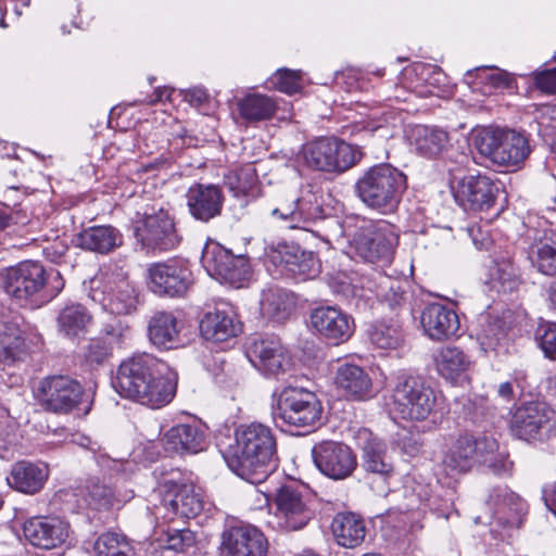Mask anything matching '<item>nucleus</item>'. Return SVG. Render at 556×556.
<instances>
[{
    "label": "nucleus",
    "mask_w": 556,
    "mask_h": 556,
    "mask_svg": "<svg viewBox=\"0 0 556 556\" xmlns=\"http://www.w3.org/2000/svg\"><path fill=\"white\" fill-rule=\"evenodd\" d=\"M77 242L84 250L109 254L123 245L124 237L111 225L91 226L78 235Z\"/></svg>",
    "instance_id": "35"
},
{
    "label": "nucleus",
    "mask_w": 556,
    "mask_h": 556,
    "mask_svg": "<svg viewBox=\"0 0 556 556\" xmlns=\"http://www.w3.org/2000/svg\"><path fill=\"white\" fill-rule=\"evenodd\" d=\"M547 293L549 301L556 306V278L551 282Z\"/></svg>",
    "instance_id": "64"
},
{
    "label": "nucleus",
    "mask_w": 556,
    "mask_h": 556,
    "mask_svg": "<svg viewBox=\"0 0 556 556\" xmlns=\"http://www.w3.org/2000/svg\"><path fill=\"white\" fill-rule=\"evenodd\" d=\"M150 288L160 295H184L192 283L188 265L178 260L156 263L149 268Z\"/></svg>",
    "instance_id": "21"
},
{
    "label": "nucleus",
    "mask_w": 556,
    "mask_h": 556,
    "mask_svg": "<svg viewBox=\"0 0 556 556\" xmlns=\"http://www.w3.org/2000/svg\"><path fill=\"white\" fill-rule=\"evenodd\" d=\"M497 186L484 175H467L454 191L456 202L465 210L489 211L495 203Z\"/></svg>",
    "instance_id": "25"
},
{
    "label": "nucleus",
    "mask_w": 556,
    "mask_h": 556,
    "mask_svg": "<svg viewBox=\"0 0 556 556\" xmlns=\"http://www.w3.org/2000/svg\"><path fill=\"white\" fill-rule=\"evenodd\" d=\"M70 525L56 517H33L23 525V534L31 545L52 549L61 546L67 539Z\"/></svg>",
    "instance_id": "26"
},
{
    "label": "nucleus",
    "mask_w": 556,
    "mask_h": 556,
    "mask_svg": "<svg viewBox=\"0 0 556 556\" xmlns=\"http://www.w3.org/2000/svg\"><path fill=\"white\" fill-rule=\"evenodd\" d=\"M334 383L346 399L353 401H367L375 396L369 374L355 364L340 365L336 371Z\"/></svg>",
    "instance_id": "30"
},
{
    "label": "nucleus",
    "mask_w": 556,
    "mask_h": 556,
    "mask_svg": "<svg viewBox=\"0 0 556 556\" xmlns=\"http://www.w3.org/2000/svg\"><path fill=\"white\" fill-rule=\"evenodd\" d=\"M362 459L363 468L367 472L378 475L383 480L394 471L393 464L387 456L386 445L379 441L371 440L365 443Z\"/></svg>",
    "instance_id": "41"
},
{
    "label": "nucleus",
    "mask_w": 556,
    "mask_h": 556,
    "mask_svg": "<svg viewBox=\"0 0 556 556\" xmlns=\"http://www.w3.org/2000/svg\"><path fill=\"white\" fill-rule=\"evenodd\" d=\"M45 267L31 261L8 268L2 275L5 293L33 307H40L54 299L63 289L64 281L60 273L53 274V282Z\"/></svg>",
    "instance_id": "5"
},
{
    "label": "nucleus",
    "mask_w": 556,
    "mask_h": 556,
    "mask_svg": "<svg viewBox=\"0 0 556 556\" xmlns=\"http://www.w3.org/2000/svg\"><path fill=\"white\" fill-rule=\"evenodd\" d=\"M481 155L502 167L519 166L530 154L528 138L511 129L483 128L473 137Z\"/></svg>",
    "instance_id": "9"
},
{
    "label": "nucleus",
    "mask_w": 556,
    "mask_h": 556,
    "mask_svg": "<svg viewBox=\"0 0 556 556\" xmlns=\"http://www.w3.org/2000/svg\"><path fill=\"white\" fill-rule=\"evenodd\" d=\"M315 466L332 480H344L357 468V457L353 450L344 443L324 441L312 450Z\"/></svg>",
    "instance_id": "18"
},
{
    "label": "nucleus",
    "mask_w": 556,
    "mask_h": 556,
    "mask_svg": "<svg viewBox=\"0 0 556 556\" xmlns=\"http://www.w3.org/2000/svg\"><path fill=\"white\" fill-rule=\"evenodd\" d=\"M88 298L115 315H128L137 309L138 293L128 273L117 265L93 277L88 285Z\"/></svg>",
    "instance_id": "7"
},
{
    "label": "nucleus",
    "mask_w": 556,
    "mask_h": 556,
    "mask_svg": "<svg viewBox=\"0 0 556 556\" xmlns=\"http://www.w3.org/2000/svg\"><path fill=\"white\" fill-rule=\"evenodd\" d=\"M186 204L195 220L208 223L222 214L224 194L216 185L195 184L186 193Z\"/></svg>",
    "instance_id": "27"
},
{
    "label": "nucleus",
    "mask_w": 556,
    "mask_h": 556,
    "mask_svg": "<svg viewBox=\"0 0 556 556\" xmlns=\"http://www.w3.org/2000/svg\"><path fill=\"white\" fill-rule=\"evenodd\" d=\"M543 494L546 506L556 516V483L546 486Z\"/></svg>",
    "instance_id": "60"
},
{
    "label": "nucleus",
    "mask_w": 556,
    "mask_h": 556,
    "mask_svg": "<svg viewBox=\"0 0 556 556\" xmlns=\"http://www.w3.org/2000/svg\"><path fill=\"white\" fill-rule=\"evenodd\" d=\"M510 430L515 437L525 441H551L556 438L555 412L544 402L523 403L511 416Z\"/></svg>",
    "instance_id": "14"
},
{
    "label": "nucleus",
    "mask_w": 556,
    "mask_h": 556,
    "mask_svg": "<svg viewBox=\"0 0 556 556\" xmlns=\"http://www.w3.org/2000/svg\"><path fill=\"white\" fill-rule=\"evenodd\" d=\"M243 119L250 123L269 119L276 112V102L265 94L252 93L238 102Z\"/></svg>",
    "instance_id": "42"
},
{
    "label": "nucleus",
    "mask_w": 556,
    "mask_h": 556,
    "mask_svg": "<svg viewBox=\"0 0 556 556\" xmlns=\"http://www.w3.org/2000/svg\"><path fill=\"white\" fill-rule=\"evenodd\" d=\"M540 346L549 357H556V324H548L539 332Z\"/></svg>",
    "instance_id": "55"
},
{
    "label": "nucleus",
    "mask_w": 556,
    "mask_h": 556,
    "mask_svg": "<svg viewBox=\"0 0 556 556\" xmlns=\"http://www.w3.org/2000/svg\"><path fill=\"white\" fill-rule=\"evenodd\" d=\"M448 473L466 472L476 465L485 466L496 476H509L513 462L508 455L498 451V443L491 437H475L464 433L450 446L443 457Z\"/></svg>",
    "instance_id": "4"
},
{
    "label": "nucleus",
    "mask_w": 556,
    "mask_h": 556,
    "mask_svg": "<svg viewBox=\"0 0 556 556\" xmlns=\"http://www.w3.org/2000/svg\"><path fill=\"white\" fill-rule=\"evenodd\" d=\"M134 235L147 251L167 252L181 242L174 217L163 206L153 205L143 213L138 212L134 220Z\"/></svg>",
    "instance_id": "11"
},
{
    "label": "nucleus",
    "mask_w": 556,
    "mask_h": 556,
    "mask_svg": "<svg viewBox=\"0 0 556 556\" xmlns=\"http://www.w3.org/2000/svg\"><path fill=\"white\" fill-rule=\"evenodd\" d=\"M534 75L535 86L546 93H556V68L536 72Z\"/></svg>",
    "instance_id": "58"
},
{
    "label": "nucleus",
    "mask_w": 556,
    "mask_h": 556,
    "mask_svg": "<svg viewBox=\"0 0 556 556\" xmlns=\"http://www.w3.org/2000/svg\"><path fill=\"white\" fill-rule=\"evenodd\" d=\"M498 394L505 399V400H510L511 396H513V386L510 382H504V383H501L500 387H498Z\"/></svg>",
    "instance_id": "63"
},
{
    "label": "nucleus",
    "mask_w": 556,
    "mask_h": 556,
    "mask_svg": "<svg viewBox=\"0 0 556 556\" xmlns=\"http://www.w3.org/2000/svg\"><path fill=\"white\" fill-rule=\"evenodd\" d=\"M245 355L265 376L278 378L292 367L289 353L276 337L253 339L247 346Z\"/></svg>",
    "instance_id": "19"
},
{
    "label": "nucleus",
    "mask_w": 556,
    "mask_h": 556,
    "mask_svg": "<svg viewBox=\"0 0 556 556\" xmlns=\"http://www.w3.org/2000/svg\"><path fill=\"white\" fill-rule=\"evenodd\" d=\"M268 216L286 228L307 230L311 223L324 217V208L315 192L306 191L295 195L282 191L268 206Z\"/></svg>",
    "instance_id": "13"
},
{
    "label": "nucleus",
    "mask_w": 556,
    "mask_h": 556,
    "mask_svg": "<svg viewBox=\"0 0 556 556\" xmlns=\"http://www.w3.org/2000/svg\"><path fill=\"white\" fill-rule=\"evenodd\" d=\"M47 477L48 470L45 466L18 462L12 467L8 482L20 492L34 494L43 486Z\"/></svg>",
    "instance_id": "38"
},
{
    "label": "nucleus",
    "mask_w": 556,
    "mask_h": 556,
    "mask_svg": "<svg viewBox=\"0 0 556 556\" xmlns=\"http://www.w3.org/2000/svg\"><path fill=\"white\" fill-rule=\"evenodd\" d=\"M420 323L425 333L437 341L456 336L460 326L456 312L440 303L427 305L421 313Z\"/></svg>",
    "instance_id": "29"
},
{
    "label": "nucleus",
    "mask_w": 556,
    "mask_h": 556,
    "mask_svg": "<svg viewBox=\"0 0 556 556\" xmlns=\"http://www.w3.org/2000/svg\"><path fill=\"white\" fill-rule=\"evenodd\" d=\"M270 257L301 280L314 279L320 273V262L315 253L305 251L296 244H279Z\"/></svg>",
    "instance_id": "28"
},
{
    "label": "nucleus",
    "mask_w": 556,
    "mask_h": 556,
    "mask_svg": "<svg viewBox=\"0 0 556 556\" xmlns=\"http://www.w3.org/2000/svg\"><path fill=\"white\" fill-rule=\"evenodd\" d=\"M328 224L334 231L324 240L331 243L334 236L345 237L349 254L367 263L389 262L397 245L399 236L394 226L382 219L375 220L351 214L342 223L330 219Z\"/></svg>",
    "instance_id": "3"
},
{
    "label": "nucleus",
    "mask_w": 556,
    "mask_h": 556,
    "mask_svg": "<svg viewBox=\"0 0 556 556\" xmlns=\"http://www.w3.org/2000/svg\"><path fill=\"white\" fill-rule=\"evenodd\" d=\"M242 331V324L235 308L215 309L206 313L200 321V332L205 340L224 342L237 337Z\"/></svg>",
    "instance_id": "32"
},
{
    "label": "nucleus",
    "mask_w": 556,
    "mask_h": 556,
    "mask_svg": "<svg viewBox=\"0 0 556 556\" xmlns=\"http://www.w3.org/2000/svg\"><path fill=\"white\" fill-rule=\"evenodd\" d=\"M224 184L235 197L254 194L257 184L255 168L249 164L231 170L225 175Z\"/></svg>",
    "instance_id": "45"
},
{
    "label": "nucleus",
    "mask_w": 556,
    "mask_h": 556,
    "mask_svg": "<svg viewBox=\"0 0 556 556\" xmlns=\"http://www.w3.org/2000/svg\"><path fill=\"white\" fill-rule=\"evenodd\" d=\"M362 156L358 148L337 137L308 141L299 154L307 168L327 174H342L355 166Z\"/></svg>",
    "instance_id": "8"
},
{
    "label": "nucleus",
    "mask_w": 556,
    "mask_h": 556,
    "mask_svg": "<svg viewBox=\"0 0 556 556\" xmlns=\"http://www.w3.org/2000/svg\"><path fill=\"white\" fill-rule=\"evenodd\" d=\"M195 542L194 533L189 529H172L167 532V548L176 552H185Z\"/></svg>",
    "instance_id": "53"
},
{
    "label": "nucleus",
    "mask_w": 556,
    "mask_h": 556,
    "mask_svg": "<svg viewBox=\"0 0 556 556\" xmlns=\"http://www.w3.org/2000/svg\"><path fill=\"white\" fill-rule=\"evenodd\" d=\"M269 83L277 90L293 94L301 90V75L300 72L290 71L287 68L278 70L270 78Z\"/></svg>",
    "instance_id": "51"
},
{
    "label": "nucleus",
    "mask_w": 556,
    "mask_h": 556,
    "mask_svg": "<svg viewBox=\"0 0 556 556\" xmlns=\"http://www.w3.org/2000/svg\"><path fill=\"white\" fill-rule=\"evenodd\" d=\"M184 100L189 102L192 106H201L207 101L208 94L202 87H193L180 91Z\"/></svg>",
    "instance_id": "59"
},
{
    "label": "nucleus",
    "mask_w": 556,
    "mask_h": 556,
    "mask_svg": "<svg viewBox=\"0 0 556 556\" xmlns=\"http://www.w3.org/2000/svg\"><path fill=\"white\" fill-rule=\"evenodd\" d=\"M391 399L393 412L407 420L427 419L437 404L435 391L416 376H400Z\"/></svg>",
    "instance_id": "12"
},
{
    "label": "nucleus",
    "mask_w": 556,
    "mask_h": 556,
    "mask_svg": "<svg viewBox=\"0 0 556 556\" xmlns=\"http://www.w3.org/2000/svg\"><path fill=\"white\" fill-rule=\"evenodd\" d=\"M83 387L67 376H52L40 381L38 397L46 409L68 413L77 406Z\"/></svg>",
    "instance_id": "20"
},
{
    "label": "nucleus",
    "mask_w": 556,
    "mask_h": 556,
    "mask_svg": "<svg viewBox=\"0 0 556 556\" xmlns=\"http://www.w3.org/2000/svg\"><path fill=\"white\" fill-rule=\"evenodd\" d=\"M273 505L275 511L268 523L279 531H299L307 526L314 515L304 498L302 488L293 482L277 489Z\"/></svg>",
    "instance_id": "15"
},
{
    "label": "nucleus",
    "mask_w": 556,
    "mask_h": 556,
    "mask_svg": "<svg viewBox=\"0 0 556 556\" xmlns=\"http://www.w3.org/2000/svg\"><path fill=\"white\" fill-rule=\"evenodd\" d=\"M492 70V73H489L485 76V80L490 83L493 87L496 88H509L514 81L511 75L506 71L493 67V66H481L475 68L476 72Z\"/></svg>",
    "instance_id": "57"
},
{
    "label": "nucleus",
    "mask_w": 556,
    "mask_h": 556,
    "mask_svg": "<svg viewBox=\"0 0 556 556\" xmlns=\"http://www.w3.org/2000/svg\"><path fill=\"white\" fill-rule=\"evenodd\" d=\"M406 188V176L390 164L368 168L354 186L356 195L367 207L383 214L396 210Z\"/></svg>",
    "instance_id": "6"
},
{
    "label": "nucleus",
    "mask_w": 556,
    "mask_h": 556,
    "mask_svg": "<svg viewBox=\"0 0 556 556\" xmlns=\"http://www.w3.org/2000/svg\"><path fill=\"white\" fill-rule=\"evenodd\" d=\"M370 341L381 350L397 349L403 342V333L399 327L378 325L370 332Z\"/></svg>",
    "instance_id": "48"
},
{
    "label": "nucleus",
    "mask_w": 556,
    "mask_h": 556,
    "mask_svg": "<svg viewBox=\"0 0 556 556\" xmlns=\"http://www.w3.org/2000/svg\"><path fill=\"white\" fill-rule=\"evenodd\" d=\"M531 265L544 275L556 274V240L542 238L534 240L527 250Z\"/></svg>",
    "instance_id": "40"
},
{
    "label": "nucleus",
    "mask_w": 556,
    "mask_h": 556,
    "mask_svg": "<svg viewBox=\"0 0 556 556\" xmlns=\"http://www.w3.org/2000/svg\"><path fill=\"white\" fill-rule=\"evenodd\" d=\"M165 363L150 354H139L121 363L113 387L116 392L131 401L150 408H160L168 404L176 386L164 376Z\"/></svg>",
    "instance_id": "2"
},
{
    "label": "nucleus",
    "mask_w": 556,
    "mask_h": 556,
    "mask_svg": "<svg viewBox=\"0 0 556 556\" xmlns=\"http://www.w3.org/2000/svg\"><path fill=\"white\" fill-rule=\"evenodd\" d=\"M541 117H547L556 121V104H543L538 109Z\"/></svg>",
    "instance_id": "62"
},
{
    "label": "nucleus",
    "mask_w": 556,
    "mask_h": 556,
    "mask_svg": "<svg viewBox=\"0 0 556 556\" xmlns=\"http://www.w3.org/2000/svg\"><path fill=\"white\" fill-rule=\"evenodd\" d=\"M493 288L498 292H511L519 286V275L517 268L509 261L497 263L491 273Z\"/></svg>",
    "instance_id": "47"
},
{
    "label": "nucleus",
    "mask_w": 556,
    "mask_h": 556,
    "mask_svg": "<svg viewBox=\"0 0 556 556\" xmlns=\"http://www.w3.org/2000/svg\"><path fill=\"white\" fill-rule=\"evenodd\" d=\"M220 548L224 556H267L268 541L256 527L237 525L223 532Z\"/></svg>",
    "instance_id": "23"
},
{
    "label": "nucleus",
    "mask_w": 556,
    "mask_h": 556,
    "mask_svg": "<svg viewBox=\"0 0 556 556\" xmlns=\"http://www.w3.org/2000/svg\"><path fill=\"white\" fill-rule=\"evenodd\" d=\"M309 321L319 337L334 345L346 342L354 332L352 317L336 306H320L313 309Z\"/></svg>",
    "instance_id": "24"
},
{
    "label": "nucleus",
    "mask_w": 556,
    "mask_h": 556,
    "mask_svg": "<svg viewBox=\"0 0 556 556\" xmlns=\"http://www.w3.org/2000/svg\"><path fill=\"white\" fill-rule=\"evenodd\" d=\"M323 405L314 392L304 388L287 387L277 395L273 406V416L276 422L302 429L309 432L320 421Z\"/></svg>",
    "instance_id": "10"
},
{
    "label": "nucleus",
    "mask_w": 556,
    "mask_h": 556,
    "mask_svg": "<svg viewBox=\"0 0 556 556\" xmlns=\"http://www.w3.org/2000/svg\"><path fill=\"white\" fill-rule=\"evenodd\" d=\"M407 138L417 154L429 159L440 155L450 143L447 131L437 126L415 125Z\"/></svg>",
    "instance_id": "34"
},
{
    "label": "nucleus",
    "mask_w": 556,
    "mask_h": 556,
    "mask_svg": "<svg viewBox=\"0 0 556 556\" xmlns=\"http://www.w3.org/2000/svg\"><path fill=\"white\" fill-rule=\"evenodd\" d=\"M91 317L80 304L65 306L59 314L58 325L60 331L67 337H76L84 331Z\"/></svg>",
    "instance_id": "44"
},
{
    "label": "nucleus",
    "mask_w": 556,
    "mask_h": 556,
    "mask_svg": "<svg viewBox=\"0 0 556 556\" xmlns=\"http://www.w3.org/2000/svg\"><path fill=\"white\" fill-rule=\"evenodd\" d=\"M376 293L391 309H395L404 304V292L400 283L389 277H381Z\"/></svg>",
    "instance_id": "49"
},
{
    "label": "nucleus",
    "mask_w": 556,
    "mask_h": 556,
    "mask_svg": "<svg viewBox=\"0 0 556 556\" xmlns=\"http://www.w3.org/2000/svg\"><path fill=\"white\" fill-rule=\"evenodd\" d=\"M111 344L103 337H98L90 339L84 346L83 357L90 365H100L111 355Z\"/></svg>",
    "instance_id": "52"
},
{
    "label": "nucleus",
    "mask_w": 556,
    "mask_h": 556,
    "mask_svg": "<svg viewBox=\"0 0 556 556\" xmlns=\"http://www.w3.org/2000/svg\"><path fill=\"white\" fill-rule=\"evenodd\" d=\"M97 556H131L132 547L124 534L102 533L94 543Z\"/></svg>",
    "instance_id": "46"
},
{
    "label": "nucleus",
    "mask_w": 556,
    "mask_h": 556,
    "mask_svg": "<svg viewBox=\"0 0 556 556\" xmlns=\"http://www.w3.org/2000/svg\"><path fill=\"white\" fill-rule=\"evenodd\" d=\"M505 337L506 330L503 323L496 319L482 330L481 345L484 350H495Z\"/></svg>",
    "instance_id": "54"
},
{
    "label": "nucleus",
    "mask_w": 556,
    "mask_h": 556,
    "mask_svg": "<svg viewBox=\"0 0 556 556\" xmlns=\"http://www.w3.org/2000/svg\"><path fill=\"white\" fill-rule=\"evenodd\" d=\"M163 441L167 451L178 454H197L206 447L205 431L197 421L173 426Z\"/></svg>",
    "instance_id": "31"
},
{
    "label": "nucleus",
    "mask_w": 556,
    "mask_h": 556,
    "mask_svg": "<svg viewBox=\"0 0 556 556\" xmlns=\"http://www.w3.org/2000/svg\"><path fill=\"white\" fill-rule=\"evenodd\" d=\"M182 323L173 312H155L148 323L150 342L162 350H170L181 344L180 331Z\"/></svg>",
    "instance_id": "33"
},
{
    "label": "nucleus",
    "mask_w": 556,
    "mask_h": 556,
    "mask_svg": "<svg viewBox=\"0 0 556 556\" xmlns=\"http://www.w3.org/2000/svg\"><path fill=\"white\" fill-rule=\"evenodd\" d=\"M294 306L293 296L283 289L268 288L262 293L261 309L265 316L276 323L287 320Z\"/></svg>",
    "instance_id": "39"
},
{
    "label": "nucleus",
    "mask_w": 556,
    "mask_h": 556,
    "mask_svg": "<svg viewBox=\"0 0 556 556\" xmlns=\"http://www.w3.org/2000/svg\"><path fill=\"white\" fill-rule=\"evenodd\" d=\"M491 532L501 535V529L519 528L528 511L527 503L506 485L494 486L486 498Z\"/></svg>",
    "instance_id": "16"
},
{
    "label": "nucleus",
    "mask_w": 556,
    "mask_h": 556,
    "mask_svg": "<svg viewBox=\"0 0 556 556\" xmlns=\"http://www.w3.org/2000/svg\"><path fill=\"white\" fill-rule=\"evenodd\" d=\"M331 530L337 543L346 548L359 546L367 532L364 520L353 513L337 514Z\"/></svg>",
    "instance_id": "37"
},
{
    "label": "nucleus",
    "mask_w": 556,
    "mask_h": 556,
    "mask_svg": "<svg viewBox=\"0 0 556 556\" xmlns=\"http://www.w3.org/2000/svg\"><path fill=\"white\" fill-rule=\"evenodd\" d=\"M218 446L229 469L252 484L264 482L278 464L275 435L260 422L241 425L228 445Z\"/></svg>",
    "instance_id": "1"
},
{
    "label": "nucleus",
    "mask_w": 556,
    "mask_h": 556,
    "mask_svg": "<svg viewBox=\"0 0 556 556\" xmlns=\"http://www.w3.org/2000/svg\"><path fill=\"white\" fill-rule=\"evenodd\" d=\"M437 371L445 380L456 382L469 370L472 362L470 356L457 346H443L434 354Z\"/></svg>",
    "instance_id": "36"
},
{
    "label": "nucleus",
    "mask_w": 556,
    "mask_h": 556,
    "mask_svg": "<svg viewBox=\"0 0 556 556\" xmlns=\"http://www.w3.org/2000/svg\"><path fill=\"white\" fill-rule=\"evenodd\" d=\"M24 351L22 331L15 326L0 323V363L11 364L20 358Z\"/></svg>",
    "instance_id": "43"
},
{
    "label": "nucleus",
    "mask_w": 556,
    "mask_h": 556,
    "mask_svg": "<svg viewBox=\"0 0 556 556\" xmlns=\"http://www.w3.org/2000/svg\"><path fill=\"white\" fill-rule=\"evenodd\" d=\"M419 70L421 71V73H424V72L432 73L435 76L432 78L433 83H440L441 77H443V74L441 73V71L439 68H437L435 66L425 65V64L415 65L414 71L418 72Z\"/></svg>",
    "instance_id": "61"
},
{
    "label": "nucleus",
    "mask_w": 556,
    "mask_h": 556,
    "mask_svg": "<svg viewBox=\"0 0 556 556\" xmlns=\"http://www.w3.org/2000/svg\"><path fill=\"white\" fill-rule=\"evenodd\" d=\"M86 502L97 510L109 509L114 503V493L112 489L99 482L87 486Z\"/></svg>",
    "instance_id": "50"
},
{
    "label": "nucleus",
    "mask_w": 556,
    "mask_h": 556,
    "mask_svg": "<svg viewBox=\"0 0 556 556\" xmlns=\"http://www.w3.org/2000/svg\"><path fill=\"white\" fill-rule=\"evenodd\" d=\"M162 506L173 516L193 518L203 509V502L192 484L162 481L155 490Z\"/></svg>",
    "instance_id": "22"
},
{
    "label": "nucleus",
    "mask_w": 556,
    "mask_h": 556,
    "mask_svg": "<svg viewBox=\"0 0 556 556\" xmlns=\"http://www.w3.org/2000/svg\"><path fill=\"white\" fill-rule=\"evenodd\" d=\"M127 331V326H125L121 320H114L113 323L105 324L102 329V332L105 336L104 339L111 344V349H113V345H119L123 343Z\"/></svg>",
    "instance_id": "56"
},
{
    "label": "nucleus",
    "mask_w": 556,
    "mask_h": 556,
    "mask_svg": "<svg viewBox=\"0 0 556 556\" xmlns=\"http://www.w3.org/2000/svg\"><path fill=\"white\" fill-rule=\"evenodd\" d=\"M201 262L210 276L236 288L242 287L251 274L250 264L245 257L233 255L218 243L207 244L204 248Z\"/></svg>",
    "instance_id": "17"
}]
</instances>
